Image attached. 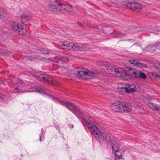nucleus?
<instances>
[{
    "mask_svg": "<svg viewBox=\"0 0 160 160\" xmlns=\"http://www.w3.org/2000/svg\"><path fill=\"white\" fill-rule=\"evenodd\" d=\"M73 43L72 42H68V41L61 42L58 44V48L63 49H67L71 50V48H72Z\"/></svg>",
    "mask_w": 160,
    "mask_h": 160,
    "instance_id": "9d476101",
    "label": "nucleus"
},
{
    "mask_svg": "<svg viewBox=\"0 0 160 160\" xmlns=\"http://www.w3.org/2000/svg\"><path fill=\"white\" fill-rule=\"evenodd\" d=\"M119 91H123L128 93L132 92L136 90V87L133 84L122 83L118 87Z\"/></svg>",
    "mask_w": 160,
    "mask_h": 160,
    "instance_id": "423d86ee",
    "label": "nucleus"
},
{
    "mask_svg": "<svg viewBox=\"0 0 160 160\" xmlns=\"http://www.w3.org/2000/svg\"><path fill=\"white\" fill-rule=\"evenodd\" d=\"M2 18L1 15V14H0V18Z\"/></svg>",
    "mask_w": 160,
    "mask_h": 160,
    "instance_id": "bb28decb",
    "label": "nucleus"
},
{
    "mask_svg": "<svg viewBox=\"0 0 160 160\" xmlns=\"http://www.w3.org/2000/svg\"><path fill=\"white\" fill-rule=\"evenodd\" d=\"M148 106L151 109L154 110L156 109L157 107L154 103L151 102H148L147 103Z\"/></svg>",
    "mask_w": 160,
    "mask_h": 160,
    "instance_id": "4468645a",
    "label": "nucleus"
},
{
    "mask_svg": "<svg viewBox=\"0 0 160 160\" xmlns=\"http://www.w3.org/2000/svg\"><path fill=\"white\" fill-rule=\"evenodd\" d=\"M41 132H42V133L43 132V130L42 129L41 130Z\"/></svg>",
    "mask_w": 160,
    "mask_h": 160,
    "instance_id": "a878e982",
    "label": "nucleus"
},
{
    "mask_svg": "<svg viewBox=\"0 0 160 160\" xmlns=\"http://www.w3.org/2000/svg\"><path fill=\"white\" fill-rule=\"evenodd\" d=\"M97 65L102 69H108V72L114 76L124 79L126 78L127 75L122 68L117 67L111 68V64L107 62L100 61L97 63Z\"/></svg>",
    "mask_w": 160,
    "mask_h": 160,
    "instance_id": "7ed1b4c3",
    "label": "nucleus"
},
{
    "mask_svg": "<svg viewBox=\"0 0 160 160\" xmlns=\"http://www.w3.org/2000/svg\"><path fill=\"white\" fill-rule=\"evenodd\" d=\"M12 28L15 32H17L21 34H25L26 31L23 29V27L18 22L13 23L11 26Z\"/></svg>",
    "mask_w": 160,
    "mask_h": 160,
    "instance_id": "1a4fd4ad",
    "label": "nucleus"
},
{
    "mask_svg": "<svg viewBox=\"0 0 160 160\" xmlns=\"http://www.w3.org/2000/svg\"><path fill=\"white\" fill-rule=\"evenodd\" d=\"M72 48H71L72 50L74 51H76L79 49V46L77 43H73Z\"/></svg>",
    "mask_w": 160,
    "mask_h": 160,
    "instance_id": "2eb2a0df",
    "label": "nucleus"
},
{
    "mask_svg": "<svg viewBox=\"0 0 160 160\" xmlns=\"http://www.w3.org/2000/svg\"><path fill=\"white\" fill-rule=\"evenodd\" d=\"M39 77L41 81H43L47 83L51 84L54 85H58L59 82L54 78L46 74H40Z\"/></svg>",
    "mask_w": 160,
    "mask_h": 160,
    "instance_id": "0eeeda50",
    "label": "nucleus"
},
{
    "mask_svg": "<svg viewBox=\"0 0 160 160\" xmlns=\"http://www.w3.org/2000/svg\"><path fill=\"white\" fill-rule=\"evenodd\" d=\"M46 51H44V50H43L42 51L41 50H38L37 52L38 53H39L44 54H48V51L47 50H46Z\"/></svg>",
    "mask_w": 160,
    "mask_h": 160,
    "instance_id": "6ab92c4d",
    "label": "nucleus"
},
{
    "mask_svg": "<svg viewBox=\"0 0 160 160\" xmlns=\"http://www.w3.org/2000/svg\"><path fill=\"white\" fill-rule=\"evenodd\" d=\"M139 76L142 79H145L146 78L145 74L143 72H141L140 71L139 74Z\"/></svg>",
    "mask_w": 160,
    "mask_h": 160,
    "instance_id": "f3484780",
    "label": "nucleus"
},
{
    "mask_svg": "<svg viewBox=\"0 0 160 160\" xmlns=\"http://www.w3.org/2000/svg\"><path fill=\"white\" fill-rule=\"evenodd\" d=\"M158 44L156 45H151L148 46L147 48V50L148 51H153L156 49V48H158Z\"/></svg>",
    "mask_w": 160,
    "mask_h": 160,
    "instance_id": "f8f14e48",
    "label": "nucleus"
},
{
    "mask_svg": "<svg viewBox=\"0 0 160 160\" xmlns=\"http://www.w3.org/2000/svg\"><path fill=\"white\" fill-rule=\"evenodd\" d=\"M111 108L116 112H128L131 111L132 108L128 103L123 102H118L112 103Z\"/></svg>",
    "mask_w": 160,
    "mask_h": 160,
    "instance_id": "20e7f679",
    "label": "nucleus"
},
{
    "mask_svg": "<svg viewBox=\"0 0 160 160\" xmlns=\"http://www.w3.org/2000/svg\"><path fill=\"white\" fill-rule=\"evenodd\" d=\"M27 21L28 18L26 17L24 15L21 16V22L22 23L24 24Z\"/></svg>",
    "mask_w": 160,
    "mask_h": 160,
    "instance_id": "dca6fc26",
    "label": "nucleus"
},
{
    "mask_svg": "<svg viewBox=\"0 0 160 160\" xmlns=\"http://www.w3.org/2000/svg\"><path fill=\"white\" fill-rule=\"evenodd\" d=\"M50 10L54 12L62 11L67 8L60 0H51L49 4Z\"/></svg>",
    "mask_w": 160,
    "mask_h": 160,
    "instance_id": "39448f33",
    "label": "nucleus"
},
{
    "mask_svg": "<svg viewBox=\"0 0 160 160\" xmlns=\"http://www.w3.org/2000/svg\"><path fill=\"white\" fill-rule=\"evenodd\" d=\"M14 79L15 81L16 87L15 89L16 91L19 90V92L22 93L27 92L28 91H23V89H32L40 93H46L47 92V89L46 88L42 86H39L35 85L33 83L27 82L26 81H23L20 78H17V80L15 78ZM29 92H31L29 91Z\"/></svg>",
    "mask_w": 160,
    "mask_h": 160,
    "instance_id": "f03ea898",
    "label": "nucleus"
},
{
    "mask_svg": "<svg viewBox=\"0 0 160 160\" xmlns=\"http://www.w3.org/2000/svg\"><path fill=\"white\" fill-rule=\"evenodd\" d=\"M53 100L59 102L60 104L65 106L67 108L72 112L78 118L84 121L86 125L92 133L95 138L98 141L106 140L108 143L112 147V152L114 154V160H120L122 158V155L120 151L119 146L115 141L113 138L111 137V134L103 133L98 128L95 126V122L93 119L88 118L82 111L77 106L73 105L68 101H64L56 97H53Z\"/></svg>",
    "mask_w": 160,
    "mask_h": 160,
    "instance_id": "f257e3e1",
    "label": "nucleus"
},
{
    "mask_svg": "<svg viewBox=\"0 0 160 160\" xmlns=\"http://www.w3.org/2000/svg\"><path fill=\"white\" fill-rule=\"evenodd\" d=\"M140 71L139 70H133L132 71V77L136 78H138L139 76V74Z\"/></svg>",
    "mask_w": 160,
    "mask_h": 160,
    "instance_id": "ddd939ff",
    "label": "nucleus"
},
{
    "mask_svg": "<svg viewBox=\"0 0 160 160\" xmlns=\"http://www.w3.org/2000/svg\"><path fill=\"white\" fill-rule=\"evenodd\" d=\"M56 128L57 130H59V127L58 125H57L56 126Z\"/></svg>",
    "mask_w": 160,
    "mask_h": 160,
    "instance_id": "5701e85b",
    "label": "nucleus"
},
{
    "mask_svg": "<svg viewBox=\"0 0 160 160\" xmlns=\"http://www.w3.org/2000/svg\"><path fill=\"white\" fill-rule=\"evenodd\" d=\"M129 62L130 63L132 64H134L142 65L141 63L139 62H138L136 61L133 60H129Z\"/></svg>",
    "mask_w": 160,
    "mask_h": 160,
    "instance_id": "a211bd4d",
    "label": "nucleus"
},
{
    "mask_svg": "<svg viewBox=\"0 0 160 160\" xmlns=\"http://www.w3.org/2000/svg\"><path fill=\"white\" fill-rule=\"evenodd\" d=\"M158 65V66L155 65V67L158 69H160V62H159Z\"/></svg>",
    "mask_w": 160,
    "mask_h": 160,
    "instance_id": "412c9836",
    "label": "nucleus"
},
{
    "mask_svg": "<svg viewBox=\"0 0 160 160\" xmlns=\"http://www.w3.org/2000/svg\"><path fill=\"white\" fill-rule=\"evenodd\" d=\"M78 24L80 26H84L83 25L82 23L81 22H78Z\"/></svg>",
    "mask_w": 160,
    "mask_h": 160,
    "instance_id": "4be33fe9",
    "label": "nucleus"
},
{
    "mask_svg": "<svg viewBox=\"0 0 160 160\" xmlns=\"http://www.w3.org/2000/svg\"><path fill=\"white\" fill-rule=\"evenodd\" d=\"M78 75L80 77L84 76L87 78H91L95 77V74L92 72L82 69L81 70L78 71Z\"/></svg>",
    "mask_w": 160,
    "mask_h": 160,
    "instance_id": "6e6552de",
    "label": "nucleus"
},
{
    "mask_svg": "<svg viewBox=\"0 0 160 160\" xmlns=\"http://www.w3.org/2000/svg\"><path fill=\"white\" fill-rule=\"evenodd\" d=\"M158 46L159 48L160 49V42L158 43Z\"/></svg>",
    "mask_w": 160,
    "mask_h": 160,
    "instance_id": "b1692460",
    "label": "nucleus"
},
{
    "mask_svg": "<svg viewBox=\"0 0 160 160\" xmlns=\"http://www.w3.org/2000/svg\"><path fill=\"white\" fill-rule=\"evenodd\" d=\"M42 137H41V136H40V140L41 141L42 140Z\"/></svg>",
    "mask_w": 160,
    "mask_h": 160,
    "instance_id": "393cba45",
    "label": "nucleus"
},
{
    "mask_svg": "<svg viewBox=\"0 0 160 160\" xmlns=\"http://www.w3.org/2000/svg\"><path fill=\"white\" fill-rule=\"evenodd\" d=\"M73 125H72V127H71L72 128H73Z\"/></svg>",
    "mask_w": 160,
    "mask_h": 160,
    "instance_id": "cd10ccee",
    "label": "nucleus"
},
{
    "mask_svg": "<svg viewBox=\"0 0 160 160\" xmlns=\"http://www.w3.org/2000/svg\"><path fill=\"white\" fill-rule=\"evenodd\" d=\"M131 5L132 6V7L136 9H138L139 11H140L142 8V6L140 3L132 2L131 3Z\"/></svg>",
    "mask_w": 160,
    "mask_h": 160,
    "instance_id": "9b49d317",
    "label": "nucleus"
},
{
    "mask_svg": "<svg viewBox=\"0 0 160 160\" xmlns=\"http://www.w3.org/2000/svg\"><path fill=\"white\" fill-rule=\"evenodd\" d=\"M156 110L160 114V106L158 107H157L156 108Z\"/></svg>",
    "mask_w": 160,
    "mask_h": 160,
    "instance_id": "aec40b11",
    "label": "nucleus"
}]
</instances>
